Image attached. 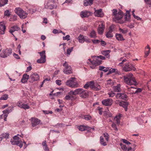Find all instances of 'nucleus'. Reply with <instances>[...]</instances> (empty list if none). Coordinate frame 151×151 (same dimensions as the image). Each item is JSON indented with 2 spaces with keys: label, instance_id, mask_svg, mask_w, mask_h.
<instances>
[{
  "label": "nucleus",
  "instance_id": "nucleus-46",
  "mask_svg": "<svg viewBox=\"0 0 151 151\" xmlns=\"http://www.w3.org/2000/svg\"><path fill=\"white\" fill-rule=\"evenodd\" d=\"M120 145L122 150H126L127 149V147H126V145L123 144L122 143L120 144Z\"/></svg>",
  "mask_w": 151,
  "mask_h": 151
},
{
  "label": "nucleus",
  "instance_id": "nucleus-18",
  "mask_svg": "<svg viewBox=\"0 0 151 151\" xmlns=\"http://www.w3.org/2000/svg\"><path fill=\"white\" fill-rule=\"evenodd\" d=\"M127 87L128 89V91H131V92L132 93H134V94H136V93H139L140 92H141L142 91V89L141 88H138V89H137L134 92V91H132V90H131V89H135L136 88H133V87L132 86H131L129 88H128V87L127 86Z\"/></svg>",
  "mask_w": 151,
  "mask_h": 151
},
{
  "label": "nucleus",
  "instance_id": "nucleus-21",
  "mask_svg": "<svg viewBox=\"0 0 151 151\" xmlns=\"http://www.w3.org/2000/svg\"><path fill=\"white\" fill-rule=\"evenodd\" d=\"M29 76L26 74H24L21 80V82L23 83L26 82L28 79H29Z\"/></svg>",
  "mask_w": 151,
  "mask_h": 151
},
{
  "label": "nucleus",
  "instance_id": "nucleus-40",
  "mask_svg": "<svg viewBox=\"0 0 151 151\" xmlns=\"http://www.w3.org/2000/svg\"><path fill=\"white\" fill-rule=\"evenodd\" d=\"M73 47H71L67 49V56H68L70 55V53L73 50Z\"/></svg>",
  "mask_w": 151,
  "mask_h": 151
},
{
  "label": "nucleus",
  "instance_id": "nucleus-14",
  "mask_svg": "<svg viewBox=\"0 0 151 151\" xmlns=\"http://www.w3.org/2000/svg\"><path fill=\"white\" fill-rule=\"evenodd\" d=\"M20 30V28L17 26L12 27L9 29V32L14 37L15 36L13 34V32L16 31H18Z\"/></svg>",
  "mask_w": 151,
  "mask_h": 151
},
{
  "label": "nucleus",
  "instance_id": "nucleus-20",
  "mask_svg": "<svg viewBox=\"0 0 151 151\" xmlns=\"http://www.w3.org/2000/svg\"><path fill=\"white\" fill-rule=\"evenodd\" d=\"M94 14L96 16L100 17H102L103 16L101 9L96 10L94 12Z\"/></svg>",
  "mask_w": 151,
  "mask_h": 151
},
{
  "label": "nucleus",
  "instance_id": "nucleus-22",
  "mask_svg": "<svg viewBox=\"0 0 151 151\" xmlns=\"http://www.w3.org/2000/svg\"><path fill=\"white\" fill-rule=\"evenodd\" d=\"M5 29L6 27L4 24L1 22L0 24V32L1 35H3L4 34Z\"/></svg>",
  "mask_w": 151,
  "mask_h": 151
},
{
  "label": "nucleus",
  "instance_id": "nucleus-52",
  "mask_svg": "<svg viewBox=\"0 0 151 151\" xmlns=\"http://www.w3.org/2000/svg\"><path fill=\"white\" fill-rule=\"evenodd\" d=\"M144 1L146 4L149 5V7H150L151 6V0H144Z\"/></svg>",
  "mask_w": 151,
  "mask_h": 151
},
{
  "label": "nucleus",
  "instance_id": "nucleus-31",
  "mask_svg": "<svg viewBox=\"0 0 151 151\" xmlns=\"http://www.w3.org/2000/svg\"><path fill=\"white\" fill-rule=\"evenodd\" d=\"M78 41L80 42L83 43L85 41V39L83 36L80 35L78 37Z\"/></svg>",
  "mask_w": 151,
  "mask_h": 151
},
{
  "label": "nucleus",
  "instance_id": "nucleus-3",
  "mask_svg": "<svg viewBox=\"0 0 151 151\" xmlns=\"http://www.w3.org/2000/svg\"><path fill=\"white\" fill-rule=\"evenodd\" d=\"M92 58H94L93 60H91L90 59H88V60L92 65H99L101 64L102 60H104L105 59V57L101 55L97 56V57L92 56Z\"/></svg>",
  "mask_w": 151,
  "mask_h": 151
},
{
  "label": "nucleus",
  "instance_id": "nucleus-59",
  "mask_svg": "<svg viewBox=\"0 0 151 151\" xmlns=\"http://www.w3.org/2000/svg\"><path fill=\"white\" fill-rule=\"evenodd\" d=\"M75 91H70L68 93V94L70 95H76V94H75Z\"/></svg>",
  "mask_w": 151,
  "mask_h": 151
},
{
  "label": "nucleus",
  "instance_id": "nucleus-58",
  "mask_svg": "<svg viewBox=\"0 0 151 151\" xmlns=\"http://www.w3.org/2000/svg\"><path fill=\"white\" fill-rule=\"evenodd\" d=\"M121 93H117L116 95V99H121Z\"/></svg>",
  "mask_w": 151,
  "mask_h": 151
},
{
  "label": "nucleus",
  "instance_id": "nucleus-11",
  "mask_svg": "<svg viewBox=\"0 0 151 151\" xmlns=\"http://www.w3.org/2000/svg\"><path fill=\"white\" fill-rule=\"evenodd\" d=\"M54 4L52 0H49L47 3L45 4V8L50 9H53L55 7Z\"/></svg>",
  "mask_w": 151,
  "mask_h": 151
},
{
  "label": "nucleus",
  "instance_id": "nucleus-8",
  "mask_svg": "<svg viewBox=\"0 0 151 151\" xmlns=\"http://www.w3.org/2000/svg\"><path fill=\"white\" fill-rule=\"evenodd\" d=\"M40 79L39 75L37 73H33L31 74L29 77V81L31 83L37 81Z\"/></svg>",
  "mask_w": 151,
  "mask_h": 151
},
{
  "label": "nucleus",
  "instance_id": "nucleus-41",
  "mask_svg": "<svg viewBox=\"0 0 151 151\" xmlns=\"http://www.w3.org/2000/svg\"><path fill=\"white\" fill-rule=\"evenodd\" d=\"M4 16L9 17L11 15V12L8 10L5 11L4 13Z\"/></svg>",
  "mask_w": 151,
  "mask_h": 151
},
{
  "label": "nucleus",
  "instance_id": "nucleus-26",
  "mask_svg": "<svg viewBox=\"0 0 151 151\" xmlns=\"http://www.w3.org/2000/svg\"><path fill=\"white\" fill-rule=\"evenodd\" d=\"M109 72L107 73V75H108L114 73H115L116 74H117L119 72L118 70L116 69L111 68L110 69H109Z\"/></svg>",
  "mask_w": 151,
  "mask_h": 151
},
{
  "label": "nucleus",
  "instance_id": "nucleus-34",
  "mask_svg": "<svg viewBox=\"0 0 151 151\" xmlns=\"http://www.w3.org/2000/svg\"><path fill=\"white\" fill-rule=\"evenodd\" d=\"M110 51L109 50H104L102 52V54L105 56L107 57L109 55Z\"/></svg>",
  "mask_w": 151,
  "mask_h": 151
},
{
  "label": "nucleus",
  "instance_id": "nucleus-32",
  "mask_svg": "<svg viewBox=\"0 0 151 151\" xmlns=\"http://www.w3.org/2000/svg\"><path fill=\"white\" fill-rule=\"evenodd\" d=\"M82 91H83V89L81 88L76 89L75 90V94H76V95L80 94V96L81 93L82 92Z\"/></svg>",
  "mask_w": 151,
  "mask_h": 151
},
{
  "label": "nucleus",
  "instance_id": "nucleus-56",
  "mask_svg": "<svg viewBox=\"0 0 151 151\" xmlns=\"http://www.w3.org/2000/svg\"><path fill=\"white\" fill-rule=\"evenodd\" d=\"M70 36L69 35H67L65 37H63V39L64 40H70Z\"/></svg>",
  "mask_w": 151,
  "mask_h": 151
},
{
  "label": "nucleus",
  "instance_id": "nucleus-6",
  "mask_svg": "<svg viewBox=\"0 0 151 151\" xmlns=\"http://www.w3.org/2000/svg\"><path fill=\"white\" fill-rule=\"evenodd\" d=\"M122 70L125 72H128L132 70H135L136 69L134 68L133 65L129 63H125L124 65L122 66Z\"/></svg>",
  "mask_w": 151,
  "mask_h": 151
},
{
  "label": "nucleus",
  "instance_id": "nucleus-37",
  "mask_svg": "<svg viewBox=\"0 0 151 151\" xmlns=\"http://www.w3.org/2000/svg\"><path fill=\"white\" fill-rule=\"evenodd\" d=\"M100 142L101 144L103 146H105L107 145L106 143L104 142V139L103 137L101 136L100 137Z\"/></svg>",
  "mask_w": 151,
  "mask_h": 151
},
{
  "label": "nucleus",
  "instance_id": "nucleus-57",
  "mask_svg": "<svg viewBox=\"0 0 151 151\" xmlns=\"http://www.w3.org/2000/svg\"><path fill=\"white\" fill-rule=\"evenodd\" d=\"M150 52V50L149 49L148 51L146 50L145 51V57H147L149 55Z\"/></svg>",
  "mask_w": 151,
  "mask_h": 151
},
{
  "label": "nucleus",
  "instance_id": "nucleus-29",
  "mask_svg": "<svg viewBox=\"0 0 151 151\" xmlns=\"http://www.w3.org/2000/svg\"><path fill=\"white\" fill-rule=\"evenodd\" d=\"M38 53L40 54V58L45 60H46L45 58L46 56L45 55V50H43L41 52H39Z\"/></svg>",
  "mask_w": 151,
  "mask_h": 151
},
{
  "label": "nucleus",
  "instance_id": "nucleus-24",
  "mask_svg": "<svg viewBox=\"0 0 151 151\" xmlns=\"http://www.w3.org/2000/svg\"><path fill=\"white\" fill-rule=\"evenodd\" d=\"M89 94V92L88 91H85L83 89V91H82V92L81 93L80 96L82 98H86V97L88 96Z\"/></svg>",
  "mask_w": 151,
  "mask_h": 151
},
{
  "label": "nucleus",
  "instance_id": "nucleus-61",
  "mask_svg": "<svg viewBox=\"0 0 151 151\" xmlns=\"http://www.w3.org/2000/svg\"><path fill=\"white\" fill-rule=\"evenodd\" d=\"M92 42L94 43H99L100 42V41L99 40H92Z\"/></svg>",
  "mask_w": 151,
  "mask_h": 151
},
{
  "label": "nucleus",
  "instance_id": "nucleus-7",
  "mask_svg": "<svg viewBox=\"0 0 151 151\" xmlns=\"http://www.w3.org/2000/svg\"><path fill=\"white\" fill-rule=\"evenodd\" d=\"M12 53L11 49H4L0 54V56L2 58H5L9 56Z\"/></svg>",
  "mask_w": 151,
  "mask_h": 151
},
{
  "label": "nucleus",
  "instance_id": "nucleus-10",
  "mask_svg": "<svg viewBox=\"0 0 151 151\" xmlns=\"http://www.w3.org/2000/svg\"><path fill=\"white\" fill-rule=\"evenodd\" d=\"M115 103L119 105L120 106H122L125 109L126 111H127V107L128 104V103L123 101H120L119 100H116L115 101Z\"/></svg>",
  "mask_w": 151,
  "mask_h": 151
},
{
  "label": "nucleus",
  "instance_id": "nucleus-4",
  "mask_svg": "<svg viewBox=\"0 0 151 151\" xmlns=\"http://www.w3.org/2000/svg\"><path fill=\"white\" fill-rule=\"evenodd\" d=\"M15 12L22 19L26 18L28 15V14L24 12L21 8L19 7L16 8L15 9Z\"/></svg>",
  "mask_w": 151,
  "mask_h": 151
},
{
  "label": "nucleus",
  "instance_id": "nucleus-44",
  "mask_svg": "<svg viewBox=\"0 0 151 151\" xmlns=\"http://www.w3.org/2000/svg\"><path fill=\"white\" fill-rule=\"evenodd\" d=\"M107 38H111L113 37V35L112 32H108L106 34Z\"/></svg>",
  "mask_w": 151,
  "mask_h": 151
},
{
  "label": "nucleus",
  "instance_id": "nucleus-64",
  "mask_svg": "<svg viewBox=\"0 0 151 151\" xmlns=\"http://www.w3.org/2000/svg\"><path fill=\"white\" fill-rule=\"evenodd\" d=\"M52 32L55 34H57V33H59V31L56 29H55L53 30L52 31Z\"/></svg>",
  "mask_w": 151,
  "mask_h": 151
},
{
  "label": "nucleus",
  "instance_id": "nucleus-53",
  "mask_svg": "<svg viewBox=\"0 0 151 151\" xmlns=\"http://www.w3.org/2000/svg\"><path fill=\"white\" fill-rule=\"evenodd\" d=\"M122 141L123 142V143H125L127 145H129L131 144V143L127 140L125 139H121Z\"/></svg>",
  "mask_w": 151,
  "mask_h": 151
},
{
  "label": "nucleus",
  "instance_id": "nucleus-43",
  "mask_svg": "<svg viewBox=\"0 0 151 151\" xmlns=\"http://www.w3.org/2000/svg\"><path fill=\"white\" fill-rule=\"evenodd\" d=\"M82 118L85 119L86 120H89L91 119V117L89 115H83Z\"/></svg>",
  "mask_w": 151,
  "mask_h": 151
},
{
  "label": "nucleus",
  "instance_id": "nucleus-12",
  "mask_svg": "<svg viewBox=\"0 0 151 151\" xmlns=\"http://www.w3.org/2000/svg\"><path fill=\"white\" fill-rule=\"evenodd\" d=\"M130 11H127L126 12V14L124 17V20L120 21L119 23L120 24H123L125 22V21L129 22L130 21Z\"/></svg>",
  "mask_w": 151,
  "mask_h": 151
},
{
  "label": "nucleus",
  "instance_id": "nucleus-42",
  "mask_svg": "<svg viewBox=\"0 0 151 151\" xmlns=\"http://www.w3.org/2000/svg\"><path fill=\"white\" fill-rule=\"evenodd\" d=\"M46 60L43 59L42 58H40V59H38L37 60V63H43L45 62Z\"/></svg>",
  "mask_w": 151,
  "mask_h": 151
},
{
  "label": "nucleus",
  "instance_id": "nucleus-30",
  "mask_svg": "<svg viewBox=\"0 0 151 151\" xmlns=\"http://www.w3.org/2000/svg\"><path fill=\"white\" fill-rule=\"evenodd\" d=\"M89 35L91 38H95L96 37V32L94 30L91 32Z\"/></svg>",
  "mask_w": 151,
  "mask_h": 151
},
{
  "label": "nucleus",
  "instance_id": "nucleus-35",
  "mask_svg": "<svg viewBox=\"0 0 151 151\" xmlns=\"http://www.w3.org/2000/svg\"><path fill=\"white\" fill-rule=\"evenodd\" d=\"M1 135L3 139H7L9 138V134L8 133H4L2 134Z\"/></svg>",
  "mask_w": 151,
  "mask_h": 151
},
{
  "label": "nucleus",
  "instance_id": "nucleus-2",
  "mask_svg": "<svg viewBox=\"0 0 151 151\" xmlns=\"http://www.w3.org/2000/svg\"><path fill=\"white\" fill-rule=\"evenodd\" d=\"M112 15L114 16L113 18L114 21L116 22H118L122 21L121 19L122 18L123 15V13L121 10H119L118 12L116 9H114L112 10Z\"/></svg>",
  "mask_w": 151,
  "mask_h": 151
},
{
  "label": "nucleus",
  "instance_id": "nucleus-51",
  "mask_svg": "<svg viewBox=\"0 0 151 151\" xmlns=\"http://www.w3.org/2000/svg\"><path fill=\"white\" fill-rule=\"evenodd\" d=\"M107 84L110 86H112L113 84V83L111 79H109L107 81Z\"/></svg>",
  "mask_w": 151,
  "mask_h": 151
},
{
  "label": "nucleus",
  "instance_id": "nucleus-15",
  "mask_svg": "<svg viewBox=\"0 0 151 151\" xmlns=\"http://www.w3.org/2000/svg\"><path fill=\"white\" fill-rule=\"evenodd\" d=\"M105 28V25L103 23L99 24L98 29V32L100 35H102L103 32Z\"/></svg>",
  "mask_w": 151,
  "mask_h": 151
},
{
  "label": "nucleus",
  "instance_id": "nucleus-9",
  "mask_svg": "<svg viewBox=\"0 0 151 151\" xmlns=\"http://www.w3.org/2000/svg\"><path fill=\"white\" fill-rule=\"evenodd\" d=\"M63 65L65 67L63 71L66 74H69L72 73L71 67L70 66L68 65L66 61L65 62Z\"/></svg>",
  "mask_w": 151,
  "mask_h": 151
},
{
  "label": "nucleus",
  "instance_id": "nucleus-33",
  "mask_svg": "<svg viewBox=\"0 0 151 151\" xmlns=\"http://www.w3.org/2000/svg\"><path fill=\"white\" fill-rule=\"evenodd\" d=\"M120 115L116 116L114 119V121H116V123L119 124L120 123Z\"/></svg>",
  "mask_w": 151,
  "mask_h": 151
},
{
  "label": "nucleus",
  "instance_id": "nucleus-28",
  "mask_svg": "<svg viewBox=\"0 0 151 151\" xmlns=\"http://www.w3.org/2000/svg\"><path fill=\"white\" fill-rule=\"evenodd\" d=\"M92 81L87 82L85 85L84 87L86 89H87L89 87L91 88V87H92Z\"/></svg>",
  "mask_w": 151,
  "mask_h": 151
},
{
  "label": "nucleus",
  "instance_id": "nucleus-45",
  "mask_svg": "<svg viewBox=\"0 0 151 151\" xmlns=\"http://www.w3.org/2000/svg\"><path fill=\"white\" fill-rule=\"evenodd\" d=\"M8 98V95L7 94H4L0 98V99L1 100H6Z\"/></svg>",
  "mask_w": 151,
  "mask_h": 151
},
{
  "label": "nucleus",
  "instance_id": "nucleus-39",
  "mask_svg": "<svg viewBox=\"0 0 151 151\" xmlns=\"http://www.w3.org/2000/svg\"><path fill=\"white\" fill-rule=\"evenodd\" d=\"M114 90L116 92H119L121 90L120 88V84L117 85V86H115Z\"/></svg>",
  "mask_w": 151,
  "mask_h": 151
},
{
  "label": "nucleus",
  "instance_id": "nucleus-50",
  "mask_svg": "<svg viewBox=\"0 0 151 151\" xmlns=\"http://www.w3.org/2000/svg\"><path fill=\"white\" fill-rule=\"evenodd\" d=\"M108 94L109 95V97H113L115 95V93L112 91L109 92L108 93Z\"/></svg>",
  "mask_w": 151,
  "mask_h": 151
},
{
  "label": "nucleus",
  "instance_id": "nucleus-5",
  "mask_svg": "<svg viewBox=\"0 0 151 151\" xmlns=\"http://www.w3.org/2000/svg\"><path fill=\"white\" fill-rule=\"evenodd\" d=\"M66 84L72 88L76 87L78 86V84L75 77L71 78L66 82Z\"/></svg>",
  "mask_w": 151,
  "mask_h": 151
},
{
  "label": "nucleus",
  "instance_id": "nucleus-17",
  "mask_svg": "<svg viewBox=\"0 0 151 151\" xmlns=\"http://www.w3.org/2000/svg\"><path fill=\"white\" fill-rule=\"evenodd\" d=\"M91 14L90 12L87 11H82L80 13L81 16L82 18L88 17L90 16Z\"/></svg>",
  "mask_w": 151,
  "mask_h": 151
},
{
  "label": "nucleus",
  "instance_id": "nucleus-27",
  "mask_svg": "<svg viewBox=\"0 0 151 151\" xmlns=\"http://www.w3.org/2000/svg\"><path fill=\"white\" fill-rule=\"evenodd\" d=\"M116 39L119 41H122L124 40L122 35L120 34H116Z\"/></svg>",
  "mask_w": 151,
  "mask_h": 151
},
{
  "label": "nucleus",
  "instance_id": "nucleus-60",
  "mask_svg": "<svg viewBox=\"0 0 151 151\" xmlns=\"http://www.w3.org/2000/svg\"><path fill=\"white\" fill-rule=\"evenodd\" d=\"M114 28V26L112 25L110 27L109 31L108 32L112 33V32L113 31Z\"/></svg>",
  "mask_w": 151,
  "mask_h": 151
},
{
  "label": "nucleus",
  "instance_id": "nucleus-48",
  "mask_svg": "<svg viewBox=\"0 0 151 151\" xmlns=\"http://www.w3.org/2000/svg\"><path fill=\"white\" fill-rule=\"evenodd\" d=\"M21 108L23 109H28L29 108V106L27 104H23L22 105Z\"/></svg>",
  "mask_w": 151,
  "mask_h": 151
},
{
  "label": "nucleus",
  "instance_id": "nucleus-25",
  "mask_svg": "<svg viewBox=\"0 0 151 151\" xmlns=\"http://www.w3.org/2000/svg\"><path fill=\"white\" fill-rule=\"evenodd\" d=\"M93 0H84V5L85 6L91 5L93 4Z\"/></svg>",
  "mask_w": 151,
  "mask_h": 151
},
{
  "label": "nucleus",
  "instance_id": "nucleus-47",
  "mask_svg": "<svg viewBox=\"0 0 151 151\" xmlns=\"http://www.w3.org/2000/svg\"><path fill=\"white\" fill-rule=\"evenodd\" d=\"M119 31H120V32L123 34H125L127 32V30L126 29H122L121 28H119Z\"/></svg>",
  "mask_w": 151,
  "mask_h": 151
},
{
  "label": "nucleus",
  "instance_id": "nucleus-19",
  "mask_svg": "<svg viewBox=\"0 0 151 151\" xmlns=\"http://www.w3.org/2000/svg\"><path fill=\"white\" fill-rule=\"evenodd\" d=\"M92 87L91 89L96 91H98L101 89V86L97 83H94L93 81H92Z\"/></svg>",
  "mask_w": 151,
  "mask_h": 151
},
{
  "label": "nucleus",
  "instance_id": "nucleus-38",
  "mask_svg": "<svg viewBox=\"0 0 151 151\" xmlns=\"http://www.w3.org/2000/svg\"><path fill=\"white\" fill-rule=\"evenodd\" d=\"M11 142L12 144L13 145H19V143L20 142V141L19 140H11Z\"/></svg>",
  "mask_w": 151,
  "mask_h": 151
},
{
  "label": "nucleus",
  "instance_id": "nucleus-62",
  "mask_svg": "<svg viewBox=\"0 0 151 151\" xmlns=\"http://www.w3.org/2000/svg\"><path fill=\"white\" fill-rule=\"evenodd\" d=\"M102 108L101 107H99L98 108V110L99 111V114L100 115H101L102 114Z\"/></svg>",
  "mask_w": 151,
  "mask_h": 151
},
{
  "label": "nucleus",
  "instance_id": "nucleus-63",
  "mask_svg": "<svg viewBox=\"0 0 151 151\" xmlns=\"http://www.w3.org/2000/svg\"><path fill=\"white\" fill-rule=\"evenodd\" d=\"M32 69V67L31 66H29L27 67L26 72H28L30 71Z\"/></svg>",
  "mask_w": 151,
  "mask_h": 151
},
{
  "label": "nucleus",
  "instance_id": "nucleus-1",
  "mask_svg": "<svg viewBox=\"0 0 151 151\" xmlns=\"http://www.w3.org/2000/svg\"><path fill=\"white\" fill-rule=\"evenodd\" d=\"M124 79L125 83L128 85L136 86L137 85L136 80L132 73H129L124 76Z\"/></svg>",
  "mask_w": 151,
  "mask_h": 151
},
{
  "label": "nucleus",
  "instance_id": "nucleus-16",
  "mask_svg": "<svg viewBox=\"0 0 151 151\" xmlns=\"http://www.w3.org/2000/svg\"><path fill=\"white\" fill-rule=\"evenodd\" d=\"M40 123V121L37 118H32V124L33 127L38 125Z\"/></svg>",
  "mask_w": 151,
  "mask_h": 151
},
{
  "label": "nucleus",
  "instance_id": "nucleus-13",
  "mask_svg": "<svg viewBox=\"0 0 151 151\" xmlns=\"http://www.w3.org/2000/svg\"><path fill=\"white\" fill-rule=\"evenodd\" d=\"M113 101L111 99H107L102 101V104L105 106H110L112 104Z\"/></svg>",
  "mask_w": 151,
  "mask_h": 151
},
{
  "label": "nucleus",
  "instance_id": "nucleus-23",
  "mask_svg": "<svg viewBox=\"0 0 151 151\" xmlns=\"http://www.w3.org/2000/svg\"><path fill=\"white\" fill-rule=\"evenodd\" d=\"M14 106H11L8 108L6 110L3 111V113H6L9 114V113L11 112L14 110Z\"/></svg>",
  "mask_w": 151,
  "mask_h": 151
},
{
  "label": "nucleus",
  "instance_id": "nucleus-54",
  "mask_svg": "<svg viewBox=\"0 0 151 151\" xmlns=\"http://www.w3.org/2000/svg\"><path fill=\"white\" fill-rule=\"evenodd\" d=\"M104 136L105 138V139L107 141H108L109 139V134H108L107 133H104Z\"/></svg>",
  "mask_w": 151,
  "mask_h": 151
},
{
  "label": "nucleus",
  "instance_id": "nucleus-55",
  "mask_svg": "<svg viewBox=\"0 0 151 151\" xmlns=\"http://www.w3.org/2000/svg\"><path fill=\"white\" fill-rule=\"evenodd\" d=\"M111 127L113 128H114L115 130L116 131H117L118 130V129L116 127V124L115 123H113L111 124Z\"/></svg>",
  "mask_w": 151,
  "mask_h": 151
},
{
  "label": "nucleus",
  "instance_id": "nucleus-36",
  "mask_svg": "<svg viewBox=\"0 0 151 151\" xmlns=\"http://www.w3.org/2000/svg\"><path fill=\"white\" fill-rule=\"evenodd\" d=\"M121 99L126 100L127 98V96L126 94L124 93H121Z\"/></svg>",
  "mask_w": 151,
  "mask_h": 151
},
{
  "label": "nucleus",
  "instance_id": "nucleus-49",
  "mask_svg": "<svg viewBox=\"0 0 151 151\" xmlns=\"http://www.w3.org/2000/svg\"><path fill=\"white\" fill-rule=\"evenodd\" d=\"M78 129L79 130L81 131H84L86 130L85 127L83 125L80 126L78 127Z\"/></svg>",
  "mask_w": 151,
  "mask_h": 151
}]
</instances>
